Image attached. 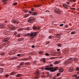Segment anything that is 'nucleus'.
I'll return each mask as SVG.
<instances>
[{
    "mask_svg": "<svg viewBox=\"0 0 79 79\" xmlns=\"http://www.w3.org/2000/svg\"><path fill=\"white\" fill-rule=\"evenodd\" d=\"M55 13H57V14H59V15H60V9H56L55 10Z\"/></svg>",
    "mask_w": 79,
    "mask_h": 79,
    "instance_id": "1a4fd4ad",
    "label": "nucleus"
},
{
    "mask_svg": "<svg viewBox=\"0 0 79 79\" xmlns=\"http://www.w3.org/2000/svg\"><path fill=\"white\" fill-rule=\"evenodd\" d=\"M17 41H19V42H20V41H21V40H20V39H19Z\"/></svg>",
    "mask_w": 79,
    "mask_h": 79,
    "instance_id": "5fc2aeb1",
    "label": "nucleus"
},
{
    "mask_svg": "<svg viewBox=\"0 0 79 79\" xmlns=\"http://www.w3.org/2000/svg\"><path fill=\"white\" fill-rule=\"evenodd\" d=\"M29 13L31 14L33 16H37V13L36 12H32L31 11H29Z\"/></svg>",
    "mask_w": 79,
    "mask_h": 79,
    "instance_id": "423d86ee",
    "label": "nucleus"
},
{
    "mask_svg": "<svg viewBox=\"0 0 79 79\" xmlns=\"http://www.w3.org/2000/svg\"><path fill=\"white\" fill-rule=\"evenodd\" d=\"M35 47V46L34 45H32L31 48H34Z\"/></svg>",
    "mask_w": 79,
    "mask_h": 79,
    "instance_id": "864d4df0",
    "label": "nucleus"
},
{
    "mask_svg": "<svg viewBox=\"0 0 79 79\" xmlns=\"http://www.w3.org/2000/svg\"><path fill=\"white\" fill-rule=\"evenodd\" d=\"M39 32H31L30 33V36H31V39H34L35 37V36L37 35V34H38Z\"/></svg>",
    "mask_w": 79,
    "mask_h": 79,
    "instance_id": "f03ea898",
    "label": "nucleus"
},
{
    "mask_svg": "<svg viewBox=\"0 0 79 79\" xmlns=\"http://www.w3.org/2000/svg\"><path fill=\"white\" fill-rule=\"evenodd\" d=\"M0 70H2L3 71V69L2 68H0Z\"/></svg>",
    "mask_w": 79,
    "mask_h": 79,
    "instance_id": "13d9d810",
    "label": "nucleus"
},
{
    "mask_svg": "<svg viewBox=\"0 0 79 79\" xmlns=\"http://www.w3.org/2000/svg\"><path fill=\"white\" fill-rule=\"evenodd\" d=\"M59 68L56 67L54 68L53 69V67L49 68H46L44 69L45 70H51V72H54L56 71V70H58Z\"/></svg>",
    "mask_w": 79,
    "mask_h": 79,
    "instance_id": "f257e3e1",
    "label": "nucleus"
},
{
    "mask_svg": "<svg viewBox=\"0 0 79 79\" xmlns=\"http://www.w3.org/2000/svg\"><path fill=\"white\" fill-rule=\"evenodd\" d=\"M21 54H18L17 55V56H21Z\"/></svg>",
    "mask_w": 79,
    "mask_h": 79,
    "instance_id": "4c0bfd02",
    "label": "nucleus"
},
{
    "mask_svg": "<svg viewBox=\"0 0 79 79\" xmlns=\"http://www.w3.org/2000/svg\"><path fill=\"white\" fill-rule=\"evenodd\" d=\"M25 64V65H26V66H28V65H29V62H28L26 63Z\"/></svg>",
    "mask_w": 79,
    "mask_h": 79,
    "instance_id": "dca6fc26",
    "label": "nucleus"
},
{
    "mask_svg": "<svg viewBox=\"0 0 79 79\" xmlns=\"http://www.w3.org/2000/svg\"><path fill=\"white\" fill-rule=\"evenodd\" d=\"M32 28L35 31H38V30H40V27L38 26H36L35 25H34L32 27Z\"/></svg>",
    "mask_w": 79,
    "mask_h": 79,
    "instance_id": "20e7f679",
    "label": "nucleus"
},
{
    "mask_svg": "<svg viewBox=\"0 0 79 79\" xmlns=\"http://www.w3.org/2000/svg\"><path fill=\"white\" fill-rule=\"evenodd\" d=\"M76 70L77 71H79V68H76Z\"/></svg>",
    "mask_w": 79,
    "mask_h": 79,
    "instance_id": "473e14b6",
    "label": "nucleus"
},
{
    "mask_svg": "<svg viewBox=\"0 0 79 79\" xmlns=\"http://www.w3.org/2000/svg\"><path fill=\"white\" fill-rule=\"evenodd\" d=\"M2 45H4V46H5V45H6V44H2Z\"/></svg>",
    "mask_w": 79,
    "mask_h": 79,
    "instance_id": "680f3d73",
    "label": "nucleus"
},
{
    "mask_svg": "<svg viewBox=\"0 0 79 79\" xmlns=\"http://www.w3.org/2000/svg\"><path fill=\"white\" fill-rule=\"evenodd\" d=\"M63 71V70L62 69H60L59 70V72H60V73H62Z\"/></svg>",
    "mask_w": 79,
    "mask_h": 79,
    "instance_id": "393cba45",
    "label": "nucleus"
},
{
    "mask_svg": "<svg viewBox=\"0 0 79 79\" xmlns=\"http://www.w3.org/2000/svg\"><path fill=\"white\" fill-rule=\"evenodd\" d=\"M65 6H66V8H68V7L69 6H68L65 5Z\"/></svg>",
    "mask_w": 79,
    "mask_h": 79,
    "instance_id": "79ce46f5",
    "label": "nucleus"
},
{
    "mask_svg": "<svg viewBox=\"0 0 79 79\" xmlns=\"http://www.w3.org/2000/svg\"><path fill=\"white\" fill-rule=\"evenodd\" d=\"M4 23H8V20H5L4 21Z\"/></svg>",
    "mask_w": 79,
    "mask_h": 79,
    "instance_id": "c85d7f7f",
    "label": "nucleus"
},
{
    "mask_svg": "<svg viewBox=\"0 0 79 79\" xmlns=\"http://www.w3.org/2000/svg\"><path fill=\"white\" fill-rule=\"evenodd\" d=\"M3 70H0V73H3Z\"/></svg>",
    "mask_w": 79,
    "mask_h": 79,
    "instance_id": "a19ab883",
    "label": "nucleus"
},
{
    "mask_svg": "<svg viewBox=\"0 0 79 79\" xmlns=\"http://www.w3.org/2000/svg\"><path fill=\"white\" fill-rule=\"evenodd\" d=\"M35 19L33 17H30V18L28 19V22L30 23H32L33 22H34Z\"/></svg>",
    "mask_w": 79,
    "mask_h": 79,
    "instance_id": "7ed1b4c3",
    "label": "nucleus"
},
{
    "mask_svg": "<svg viewBox=\"0 0 79 79\" xmlns=\"http://www.w3.org/2000/svg\"><path fill=\"white\" fill-rule=\"evenodd\" d=\"M68 27V25H66L65 26V27H66V28Z\"/></svg>",
    "mask_w": 79,
    "mask_h": 79,
    "instance_id": "3c124183",
    "label": "nucleus"
},
{
    "mask_svg": "<svg viewBox=\"0 0 79 79\" xmlns=\"http://www.w3.org/2000/svg\"><path fill=\"white\" fill-rule=\"evenodd\" d=\"M39 53L40 54H42V53H43V52H41V51H40L39 52Z\"/></svg>",
    "mask_w": 79,
    "mask_h": 79,
    "instance_id": "e433bc0d",
    "label": "nucleus"
},
{
    "mask_svg": "<svg viewBox=\"0 0 79 79\" xmlns=\"http://www.w3.org/2000/svg\"><path fill=\"white\" fill-rule=\"evenodd\" d=\"M11 30L12 31H14L15 29V27L13 26L10 28Z\"/></svg>",
    "mask_w": 79,
    "mask_h": 79,
    "instance_id": "f8f14e48",
    "label": "nucleus"
},
{
    "mask_svg": "<svg viewBox=\"0 0 79 79\" xmlns=\"http://www.w3.org/2000/svg\"><path fill=\"white\" fill-rule=\"evenodd\" d=\"M12 23L15 24H17L19 23V22L18 21V20L17 19H13L12 21Z\"/></svg>",
    "mask_w": 79,
    "mask_h": 79,
    "instance_id": "0eeeda50",
    "label": "nucleus"
},
{
    "mask_svg": "<svg viewBox=\"0 0 79 79\" xmlns=\"http://www.w3.org/2000/svg\"><path fill=\"white\" fill-rule=\"evenodd\" d=\"M53 66V65L52 64H51L50 65V67H52V66Z\"/></svg>",
    "mask_w": 79,
    "mask_h": 79,
    "instance_id": "bf43d9fd",
    "label": "nucleus"
},
{
    "mask_svg": "<svg viewBox=\"0 0 79 79\" xmlns=\"http://www.w3.org/2000/svg\"><path fill=\"white\" fill-rule=\"evenodd\" d=\"M23 38H20V41H23Z\"/></svg>",
    "mask_w": 79,
    "mask_h": 79,
    "instance_id": "ea45409f",
    "label": "nucleus"
},
{
    "mask_svg": "<svg viewBox=\"0 0 79 79\" xmlns=\"http://www.w3.org/2000/svg\"><path fill=\"white\" fill-rule=\"evenodd\" d=\"M45 55H46V56H48V53H45Z\"/></svg>",
    "mask_w": 79,
    "mask_h": 79,
    "instance_id": "09e8293b",
    "label": "nucleus"
},
{
    "mask_svg": "<svg viewBox=\"0 0 79 79\" xmlns=\"http://www.w3.org/2000/svg\"><path fill=\"white\" fill-rule=\"evenodd\" d=\"M52 37V35H51L50 36H49V39H51Z\"/></svg>",
    "mask_w": 79,
    "mask_h": 79,
    "instance_id": "c03bdc74",
    "label": "nucleus"
},
{
    "mask_svg": "<svg viewBox=\"0 0 79 79\" xmlns=\"http://www.w3.org/2000/svg\"><path fill=\"white\" fill-rule=\"evenodd\" d=\"M17 3H18L17 2H14V3H13L12 5H13L15 6H16L17 5Z\"/></svg>",
    "mask_w": 79,
    "mask_h": 79,
    "instance_id": "6ab92c4d",
    "label": "nucleus"
},
{
    "mask_svg": "<svg viewBox=\"0 0 79 79\" xmlns=\"http://www.w3.org/2000/svg\"><path fill=\"white\" fill-rule=\"evenodd\" d=\"M6 4V2H4V4Z\"/></svg>",
    "mask_w": 79,
    "mask_h": 79,
    "instance_id": "69168bd1",
    "label": "nucleus"
},
{
    "mask_svg": "<svg viewBox=\"0 0 79 79\" xmlns=\"http://www.w3.org/2000/svg\"><path fill=\"white\" fill-rule=\"evenodd\" d=\"M9 76L10 75L8 74H6L5 75L4 77H6V78H8V77H9Z\"/></svg>",
    "mask_w": 79,
    "mask_h": 79,
    "instance_id": "4468645a",
    "label": "nucleus"
},
{
    "mask_svg": "<svg viewBox=\"0 0 79 79\" xmlns=\"http://www.w3.org/2000/svg\"><path fill=\"white\" fill-rule=\"evenodd\" d=\"M49 32H50V33H52V30H50L49 31Z\"/></svg>",
    "mask_w": 79,
    "mask_h": 79,
    "instance_id": "49530a36",
    "label": "nucleus"
},
{
    "mask_svg": "<svg viewBox=\"0 0 79 79\" xmlns=\"http://www.w3.org/2000/svg\"><path fill=\"white\" fill-rule=\"evenodd\" d=\"M61 45H62L61 44H57V46L58 47H61Z\"/></svg>",
    "mask_w": 79,
    "mask_h": 79,
    "instance_id": "b1692460",
    "label": "nucleus"
},
{
    "mask_svg": "<svg viewBox=\"0 0 79 79\" xmlns=\"http://www.w3.org/2000/svg\"><path fill=\"white\" fill-rule=\"evenodd\" d=\"M1 55L2 56H3V55H5V54L3 53H2L1 54Z\"/></svg>",
    "mask_w": 79,
    "mask_h": 79,
    "instance_id": "4d7b16f0",
    "label": "nucleus"
},
{
    "mask_svg": "<svg viewBox=\"0 0 79 79\" xmlns=\"http://www.w3.org/2000/svg\"><path fill=\"white\" fill-rule=\"evenodd\" d=\"M63 7H64V8L65 9H67V10H68V7H66L65 5H63Z\"/></svg>",
    "mask_w": 79,
    "mask_h": 79,
    "instance_id": "f3484780",
    "label": "nucleus"
},
{
    "mask_svg": "<svg viewBox=\"0 0 79 79\" xmlns=\"http://www.w3.org/2000/svg\"><path fill=\"white\" fill-rule=\"evenodd\" d=\"M60 63L59 61H56L55 62H54V64H58Z\"/></svg>",
    "mask_w": 79,
    "mask_h": 79,
    "instance_id": "aec40b11",
    "label": "nucleus"
},
{
    "mask_svg": "<svg viewBox=\"0 0 79 79\" xmlns=\"http://www.w3.org/2000/svg\"><path fill=\"white\" fill-rule=\"evenodd\" d=\"M27 16H29V14H26L24 15L25 18H27Z\"/></svg>",
    "mask_w": 79,
    "mask_h": 79,
    "instance_id": "a211bd4d",
    "label": "nucleus"
},
{
    "mask_svg": "<svg viewBox=\"0 0 79 79\" xmlns=\"http://www.w3.org/2000/svg\"><path fill=\"white\" fill-rule=\"evenodd\" d=\"M0 28H4V26L2 25H0Z\"/></svg>",
    "mask_w": 79,
    "mask_h": 79,
    "instance_id": "a878e982",
    "label": "nucleus"
},
{
    "mask_svg": "<svg viewBox=\"0 0 79 79\" xmlns=\"http://www.w3.org/2000/svg\"><path fill=\"white\" fill-rule=\"evenodd\" d=\"M18 68H20L21 66H20L19 65V66H18Z\"/></svg>",
    "mask_w": 79,
    "mask_h": 79,
    "instance_id": "338daca9",
    "label": "nucleus"
},
{
    "mask_svg": "<svg viewBox=\"0 0 79 79\" xmlns=\"http://www.w3.org/2000/svg\"><path fill=\"white\" fill-rule=\"evenodd\" d=\"M30 27H27L26 28V30H27V31L29 30V29H30Z\"/></svg>",
    "mask_w": 79,
    "mask_h": 79,
    "instance_id": "c756f323",
    "label": "nucleus"
},
{
    "mask_svg": "<svg viewBox=\"0 0 79 79\" xmlns=\"http://www.w3.org/2000/svg\"><path fill=\"white\" fill-rule=\"evenodd\" d=\"M63 26V24H62L60 25V26Z\"/></svg>",
    "mask_w": 79,
    "mask_h": 79,
    "instance_id": "de8ad7c7",
    "label": "nucleus"
},
{
    "mask_svg": "<svg viewBox=\"0 0 79 79\" xmlns=\"http://www.w3.org/2000/svg\"><path fill=\"white\" fill-rule=\"evenodd\" d=\"M8 38H5L3 41V42H8Z\"/></svg>",
    "mask_w": 79,
    "mask_h": 79,
    "instance_id": "9b49d317",
    "label": "nucleus"
},
{
    "mask_svg": "<svg viewBox=\"0 0 79 79\" xmlns=\"http://www.w3.org/2000/svg\"><path fill=\"white\" fill-rule=\"evenodd\" d=\"M69 72H72L73 71H74V69H70L69 70Z\"/></svg>",
    "mask_w": 79,
    "mask_h": 79,
    "instance_id": "ddd939ff",
    "label": "nucleus"
},
{
    "mask_svg": "<svg viewBox=\"0 0 79 79\" xmlns=\"http://www.w3.org/2000/svg\"><path fill=\"white\" fill-rule=\"evenodd\" d=\"M22 60H24V61L26 60H29V58H25L24 59H23Z\"/></svg>",
    "mask_w": 79,
    "mask_h": 79,
    "instance_id": "5701e85b",
    "label": "nucleus"
},
{
    "mask_svg": "<svg viewBox=\"0 0 79 79\" xmlns=\"http://www.w3.org/2000/svg\"><path fill=\"white\" fill-rule=\"evenodd\" d=\"M31 35V34H29V33H28L27 34V35Z\"/></svg>",
    "mask_w": 79,
    "mask_h": 79,
    "instance_id": "6e6d98bb",
    "label": "nucleus"
},
{
    "mask_svg": "<svg viewBox=\"0 0 79 79\" xmlns=\"http://www.w3.org/2000/svg\"><path fill=\"white\" fill-rule=\"evenodd\" d=\"M17 37H20V35H18L17 36Z\"/></svg>",
    "mask_w": 79,
    "mask_h": 79,
    "instance_id": "a18cd8bd",
    "label": "nucleus"
},
{
    "mask_svg": "<svg viewBox=\"0 0 79 79\" xmlns=\"http://www.w3.org/2000/svg\"><path fill=\"white\" fill-rule=\"evenodd\" d=\"M57 51H60V49H57Z\"/></svg>",
    "mask_w": 79,
    "mask_h": 79,
    "instance_id": "e2e57ef3",
    "label": "nucleus"
},
{
    "mask_svg": "<svg viewBox=\"0 0 79 79\" xmlns=\"http://www.w3.org/2000/svg\"><path fill=\"white\" fill-rule=\"evenodd\" d=\"M41 61L45 62V59L44 58H42Z\"/></svg>",
    "mask_w": 79,
    "mask_h": 79,
    "instance_id": "4be33fe9",
    "label": "nucleus"
},
{
    "mask_svg": "<svg viewBox=\"0 0 79 79\" xmlns=\"http://www.w3.org/2000/svg\"><path fill=\"white\" fill-rule=\"evenodd\" d=\"M39 71L38 70H37L36 71V79H37L39 77Z\"/></svg>",
    "mask_w": 79,
    "mask_h": 79,
    "instance_id": "6e6552de",
    "label": "nucleus"
},
{
    "mask_svg": "<svg viewBox=\"0 0 79 79\" xmlns=\"http://www.w3.org/2000/svg\"><path fill=\"white\" fill-rule=\"evenodd\" d=\"M31 11H35V10H34V9L33 8H31Z\"/></svg>",
    "mask_w": 79,
    "mask_h": 79,
    "instance_id": "f704fd0d",
    "label": "nucleus"
},
{
    "mask_svg": "<svg viewBox=\"0 0 79 79\" xmlns=\"http://www.w3.org/2000/svg\"><path fill=\"white\" fill-rule=\"evenodd\" d=\"M23 64H24V62H22L19 65L20 66H23Z\"/></svg>",
    "mask_w": 79,
    "mask_h": 79,
    "instance_id": "2eb2a0df",
    "label": "nucleus"
},
{
    "mask_svg": "<svg viewBox=\"0 0 79 79\" xmlns=\"http://www.w3.org/2000/svg\"><path fill=\"white\" fill-rule=\"evenodd\" d=\"M16 58H17V57H13L12 58V60H15L16 59Z\"/></svg>",
    "mask_w": 79,
    "mask_h": 79,
    "instance_id": "72a5a7b5",
    "label": "nucleus"
},
{
    "mask_svg": "<svg viewBox=\"0 0 79 79\" xmlns=\"http://www.w3.org/2000/svg\"><path fill=\"white\" fill-rule=\"evenodd\" d=\"M56 79V77H53L52 78V79Z\"/></svg>",
    "mask_w": 79,
    "mask_h": 79,
    "instance_id": "052dcab7",
    "label": "nucleus"
},
{
    "mask_svg": "<svg viewBox=\"0 0 79 79\" xmlns=\"http://www.w3.org/2000/svg\"><path fill=\"white\" fill-rule=\"evenodd\" d=\"M14 74H15V72H13L10 73V75H13Z\"/></svg>",
    "mask_w": 79,
    "mask_h": 79,
    "instance_id": "cd10ccee",
    "label": "nucleus"
},
{
    "mask_svg": "<svg viewBox=\"0 0 79 79\" xmlns=\"http://www.w3.org/2000/svg\"><path fill=\"white\" fill-rule=\"evenodd\" d=\"M40 69H42V70H43V69H44L43 67H41L40 68Z\"/></svg>",
    "mask_w": 79,
    "mask_h": 79,
    "instance_id": "8fccbe9b",
    "label": "nucleus"
},
{
    "mask_svg": "<svg viewBox=\"0 0 79 79\" xmlns=\"http://www.w3.org/2000/svg\"><path fill=\"white\" fill-rule=\"evenodd\" d=\"M71 10H75V9L74 8H71Z\"/></svg>",
    "mask_w": 79,
    "mask_h": 79,
    "instance_id": "0e129e2a",
    "label": "nucleus"
},
{
    "mask_svg": "<svg viewBox=\"0 0 79 79\" xmlns=\"http://www.w3.org/2000/svg\"><path fill=\"white\" fill-rule=\"evenodd\" d=\"M75 33V31H72L71 33V34H74V33Z\"/></svg>",
    "mask_w": 79,
    "mask_h": 79,
    "instance_id": "7c9ffc66",
    "label": "nucleus"
},
{
    "mask_svg": "<svg viewBox=\"0 0 79 79\" xmlns=\"http://www.w3.org/2000/svg\"><path fill=\"white\" fill-rule=\"evenodd\" d=\"M23 29L22 28H19V29L18 31H22V30H23Z\"/></svg>",
    "mask_w": 79,
    "mask_h": 79,
    "instance_id": "c9c22d12",
    "label": "nucleus"
},
{
    "mask_svg": "<svg viewBox=\"0 0 79 79\" xmlns=\"http://www.w3.org/2000/svg\"><path fill=\"white\" fill-rule=\"evenodd\" d=\"M69 61H67V60H65L64 62V64H65V65H67L69 63V62H70V61L71 60H72V58L70 57L69 59Z\"/></svg>",
    "mask_w": 79,
    "mask_h": 79,
    "instance_id": "39448f33",
    "label": "nucleus"
},
{
    "mask_svg": "<svg viewBox=\"0 0 79 79\" xmlns=\"http://www.w3.org/2000/svg\"><path fill=\"white\" fill-rule=\"evenodd\" d=\"M22 74H18L16 76V77H19L22 76Z\"/></svg>",
    "mask_w": 79,
    "mask_h": 79,
    "instance_id": "9d476101",
    "label": "nucleus"
},
{
    "mask_svg": "<svg viewBox=\"0 0 79 79\" xmlns=\"http://www.w3.org/2000/svg\"><path fill=\"white\" fill-rule=\"evenodd\" d=\"M50 79H51V78L52 77V75H49V76Z\"/></svg>",
    "mask_w": 79,
    "mask_h": 79,
    "instance_id": "37998d69",
    "label": "nucleus"
},
{
    "mask_svg": "<svg viewBox=\"0 0 79 79\" xmlns=\"http://www.w3.org/2000/svg\"><path fill=\"white\" fill-rule=\"evenodd\" d=\"M40 6V5H37L36 6V7H39Z\"/></svg>",
    "mask_w": 79,
    "mask_h": 79,
    "instance_id": "603ef678",
    "label": "nucleus"
},
{
    "mask_svg": "<svg viewBox=\"0 0 79 79\" xmlns=\"http://www.w3.org/2000/svg\"><path fill=\"white\" fill-rule=\"evenodd\" d=\"M59 75H60V73H57L56 76H57V77H58V76H59Z\"/></svg>",
    "mask_w": 79,
    "mask_h": 79,
    "instance_id": "2f4dec72",
    "label": "nucleus"
},
{
    "mask_svg": "<svg viewBox=\"0 0 79 79\" xmlns=\"http://www.w3.org/2000/svg\"><path fill=\"white\" fill-rule=\"evenodd\" d=\"M46 73V74H48V75H47V77H48L49 76H50V74H49V72H47Z\"/></svg>",
    "mask_w": 79,
    "mask_h": 79,
    "instance_id": "412c9836",
    "label": "nucleus"
},
{
    "mask_svg": "<svg viewBox=\"0 0 79 79\" xmlns=\"http://www.w3.org/2000/svg\"><path fill=\"white\" fill-rule=\"evenodd\" d=\"M67 5H69V2H67Z\"/></svg>",
    "mask_w": 79,
    "mask_h": 79,
    "instance_id": "774afa93",
    "label": "nucleus"
},
{
    "mask_svg": "<svg viewBox=\"0 0 79 79\" xmlns=\"http://www.w3.org/2000/svg\"><path fill=\"white\" fill-rule=\"evenodd\" d=\"M77 74H79V72H77ZM77 78L78 79H79V76L77 77Z\"/></svg>",
    "mask_w": 79,
    "mask_h": 79,
    "instance_id": "58836bf2",
    "label": "nucleus"
},
{
    "mask_svg": "<svg viewBox=\"0 0 79 79\" xmlns=\"http://www.w3.org/2000/svg\"><path fill=\"white\" fill-rule=\"evenodd\" d=\"M23 11H24L25 13H27L28 11V10H23Z\"/></svg>",
    "mask_w": 79,
    "mask_h": 79,
    "instance_id": "bb28decb",
    "label": "nucleus"
}]
</instances>
